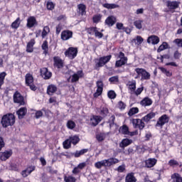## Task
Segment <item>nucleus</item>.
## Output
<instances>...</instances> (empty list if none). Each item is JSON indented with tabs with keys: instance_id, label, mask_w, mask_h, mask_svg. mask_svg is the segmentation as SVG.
<instances>
[{
	"instance_id": "nucleus-4",
	"label": "nucleus",
	"mask_w": 182,
	"mask_h": 182,
	"mask_svg": "<svg viewBox=\"0 0 182 182\" xmlns=\"http://www.w3.org/2000/svg\"><path fill=\"white\" fill-rule=\"evenodd\" d=\"M33 75L31 73H27L25 75V82H26V86H28L31 90L33 92H36L38 90V87L35 85L33 83L34 82Z\"/></svg>"
},
{
	"instance_id": "nucleus-42",
	"label": "nucleus",
	"mask_w": 182,
	"mask_h": 182,
	"mask_svg": "<svg viewBox=\"0 0 182 182\" xmlns=\"http://www.w3.org/2000/svg\"><path fill=\"white\" fill-rule=\"evenodd\" d=\"M19 25H21V18L18 17L11 23V27L13 29H18Z\"/></svg>"
},
{
	"instance_id": "nucleus-39",
	"label": "nucleus",
	"mask_w": 182,
	"mask_h": 182,
	"mask_svg": "<svg viewBox=\"0 0 182 182\" xmlns=\"http://www.w3.org/2000/svg\"><path fill=\"white\" fill-rule=\"evenodd\" d=\"M100 114L102 117H107L109 114V109L106 107L100 108Z\"/></svg>"
},
{
	"instance_id": "nucleus-46",
	"label": "nucleus",
	"mask_w": 182,
	"mask_h": 182,
	"mask_svg": "<svg viewBox=\"0 0 182 182\" xmlns=\"http://www.w3.org/2000/svg\"><path fill=\"white\" fill-rule=\"evenodd\" d=\"M5 77H6V73H0V89L2 87V85L5 83Z\"/></svg>"
},
{
	"instance_id": "nucleus-54",
	"label": "nucleus",
	"mask_w": 182,
	"mask_h": 182,
	"mask_svg": "<svg viewBox=\"0 0 182 182\" xmlns=\"http://www.w3.org/2000/svg\"><path fill=\"white\" fill-rule=\"evenodd\" d=\"M168 166L170 167H175V166H179L178 161H177L176 159H171L168 162Z\"/></svg>"
},
{
	"instance_id": "nucleus-27",
	"label": "nucleus",
	"mask_w": 182,
	"mask_h": 182,
	"mask_svg": "<svg viewBox=\"0 0 182 182\" xmlns=\"http://www.w3.org/2000/svg\"><path fill=\"white\" fill-rule=\"evenodd\" d=\"M160 42V38L157 36H150L147 38V43H151L152 45H157Z\"/></svg>"
},
{
	"instance_id": "nucleus-23",
	"label": "nucleus",
	"mask_w": 182,
	"mask_h": 182,
	"mask_svg": "<svg viewBox=\"0 0 182 182\" xmlns=\"http://www.w3.org/2000/svg\"><path fill=\"white\" fill-rule=\"evenodd\" d=\"M155 164H157V159L156 158H149L145 161V166L147 168L154 167Z\"/></svg>"
},
{
	"instance_id": "nucleus-14",
	"label": "nucleus",
	"mask_w": 182,
	"mask_h": 182,
	"mask_svg": "<svg viewBox=\"0 0 182 182\" xmlns=\"http://www.w3.org/2000/svg\"><path fill=\"white\" fill-rule=\"evenodd\" d=\"M40 73H41V77H43L44 80H49V79L52 77V72L49 71L48 68H41Z\"/></svg>"
},
{
	"instance_id": "nucleus-16",
	"label": "nucleus",
	"mask_w": 182,
	"mask_h": 182,
	"mask_svg": "<svg viewBox=\"0 0 182 182\" xmlns=\"http://www.w3.org/2000/svg\"><path fill=\"white\" fill-rule=\"evenodd\" d=\"M33 26H38V21L36 16H31L27 18L26 27L31 29Z\"/></svg>"
},
{
	"instance_id": "nucleus-59",
	"label": "nucleus",
	"mask_w": 182,
	"mask_h": 182,
	"mask_svg": "<svg viewBox=\"0 0 182 182\" xmlns=\"http://www.w3.org/2000/svg\"><path fill=\"white\" fill-rule=\"evenodd\" d=\"M117 106L118 109H120V110H124V109H126V103L123 102V101H119Z\"/></svg>"
},
{
	"instance_id": "nucleus-49",
	"label": "nucleus",
	"mask_w": 182,
	"mask_h": 182,
	"mask_svg": "<svg viewBox=\"0 0 182 182\" xmlns=\"http://www.w3.org/2000/svg\"><path fill=\"white\" fill-rule=\"evenodd\" d=\"M65 182H76V178L72 176H64Z\"/></svg>"
},
{
	"instance_id": "nucleus-26",
	"label": "nucleus",
	"mask_w": 182,
	"mask_h": 182,
	"mask_svg": "<svg viewBox=\"0 0 182 182\" xmlns=\"http://www.w3.org/2000/svg\"><path fill=\"white\" fill-rule=\"evenodd\" d=\"M36 43V41H35V38H32L26 46V51L28 53H32L33 52V46H35V44Z\"/></svg>"
},
{
	"instance_id": "nucleus-60",
	"label": "nucleus",
	"mask_w": 182,
	"mask_h": 182,
	"mask_svg": "<svg viewBox=\"0 0 182 182\" xmlns=\"http://www.w3.org/2000/svg\"><path fill=\"white\" fill-rule=\"evenodd\" d=\"M96 29H97V27H90L87 29V32L89 33V35H93V33H95L96 31Z\"/></svg>"
},
{
	"instance_id": "nucleus-64",
	"label": "nucleus",
	"mask_w": 182,
	"mask_h": 182,
	"mask_svg": "<svg viewBox=\"0 0 182 182\" xmlns=\"http://www.w3.org/2000/svg\"><path fill=\"white\" fill-rule=\"evenodd\" d=\"M35 168H36L35 166H28L26 170L28 172V174L29 175L31 174V173H32V171H35Z\"/></svg>"
},
{
	"instance_id": "nucleus-29",
	"label": "nucleus",
	"mask_w": 182,
	"mask_h": 182,
	"mask_svg": "<svg viewBox=\"0 0 182 182\" xmlns=\"http://www.w3.org/2000/svg\"><path fill=\"white\" fill-rule=\"evenodd\" d=\"M117 18L114 16H108L105 20V23L108 26H113L116 23Z\"/></svg>"
},
{
	"instance_id": "nucleus-30",
	"label": "nucleus",
	"mask_w": 182,
	"mask_h": 182,
	"mask_svg": "<svg viewBox=\"0 0 182 182\" xmlns=\"http://www.w3.org/2000/svg\"><path fill=\"white\" fill-rule=\"evenodd\" d=\"M125 182H137V178L134 176V173L131 172L127 174Z\"/></svg>"
},
{
	"instance_id": "nucleus-56",
	"label": "nucleus",
	"mask_w": 182,
	"mask_h": 182,
	"mask_svg": "<svg viewBox=\"0 0 182 182\" xmlns=\"http://www.w3.org/2000/svg\"><path fill=\"white\" fill-rule=\"evenodd\" d=\"M143 90H144V87H139L136 90H135L134 92H133V95H135V96H139L141 95Z\"/></svg>"
},
{
	"instance_id": "nucleus-33",
	"label": "nucleus",
	"mask_w": 182,
	"mask_h": 182,
	"mask_svg": "<svg viewBox=\"0 0 182 182\" xmlns=\"http://www.w3.org/2000/svg\"><path fill=\"white\" fill-rule=\"evenodd\" d=\"M89 151V149H82L80 151H76L74 154H73V156L75 157V159H77L80 157V156H83V154H86Z\"/></svg>"
},
{
	"instance_id": "nucleus-13",
	"label": "nucleus",
	"mask_w": 182,
	"mask_h": 182,
	"mask_svg": "<svg viewBox=\"0 0 182 182\" xmlns=\"http://www.w3.org/2000/svg\"><path fill=\"white\" fill-rule=\"evenodd\" d=\"M53 66L57 69H63L65 68V62L59 56H54L53 57Z\"/></svg>"
},
{
	"instance_id": "nucleus-6",
	"label": "nucleus",
	"mask_w": 182,
	"mask_h": 182,
	"mask_svg": "<svg viewBox=\"0 0 182 182\" xmlns=\"http://www.w3.org/2000/svg\"><path fill=\"white\" fill-rule=\"evenodd\" d=\"M136 73L138 76H141V80H150L151 75L150 73L147 72L144 68H136Z\"/></svg>"
},
{
	"instance_id": "nucleus-41",
	"label": "nucleus",
	"mask_w": 182,
	"mask_h": 182,
	"mask_svg": "<svg viewBox=\"0 0 182 182\" xmlns=\"http://www.w3.org/2000/svg\"><path fill=\"white\" fill-rule=\"evenodd\" d=\"M69 139H70V141L71 142V144H74V146H76V144H77V143L80 141V138H79V136L76 135L73 136H70Z\"/></svg>"
},
{
	"instance_id": "nucleus-58",
	"label": "nucleus",
	"mask_w": 182,
	"mask_h": 182,
	"mask_svg": "<svg viewBox=\"0 0 182 182\" xmlns=\"http://www.w3.org/2000/svg\"><path fill=\"white\" fill-rule=\"evenodd\" d=\"M173 43H176L178 48H182V38H176L173 40Z\"/></svg>"
},
{
	"instance_id": "nucleus-25",
	"label": "nucleus",
	"mask_w": 182,
	"mask_h": 182,
	"mask_svg": "<svg viewBox=\"0 0 182 182\" xmlns=\"http://www.w3.org/2000/svg\"><path fill=\"white\" fill-rule=\"evenodd\" d=\"M133 143V140L129 139L127 138L123 139L121 142L119 143V147L122 150H124L127 146H130Z\"/></svg>"
},
{
	"instance_id": "nucleus-2",
	"label": "nucleus",
	"mask_w": 182,
	"mask_h": 182,
	"mask_svg": "<svg viewBox=\"0 0 182 182\" xmlns=\"http://www.w3.org/2000/svg\"><path fill=\"white\" fill-rule=\"evenodd\" d=\"M119 161V159L116 158H109L96 162L95 164V167L98 169H100L102 167H112L113 164H117Z\"/></svg>"
},
{
	"instance_id": "nucleus-57",
	"label": "nucleus",
	"mask_w": 182,
	"mask_h": 182,
	"mask_svg": "<svg viewBox=\"0 0 182 182\" xmlns=\"http://www.w3.org/2000/svg\"><path fill=\"white\" fill-rule=\"evenodd\" d=\"M94 33H95V38H98L99 39H102V38H103V36H104L103 33L100 32V31L97 30V29L95 30V31Z\"/></svg>"
},
{
	"instance_id": "nucleus-22",
	"label": "nucleus",
	"mask_w": 182,
	"mask_h": 182,
	"mask_svg": "<svg viewBox=\"0 0 182 182\" xmlns=\"http://www.w3.org/2000/svg\"><path fill=\"white\" fill-rule=\"evenodd\" d=\"M26 113H28V109H26L25 107H21L18 110L16 111V114L20 120L26 116Z\"/></svg>"
},
{
	"instance_id": "nucleus-10",
	"label": "nucleus",
	"mask_w": 182,
	"mask_h": 182,
	"mask_svg": "<svg viewBox=\"0 0 182 182\" xmlns=\"http://www.w3.org/2000/svg\"><path fill=\"white\" fill-rule=\"evenodd\" d=\"M12 154H14V151H12V149L5 150L4 151H0V161H6V160H9V159L12 157Z\"/></svg>"
},
{
	"instance_id": "nucleus-45",
	"label": "nucleus",
	"mask_w": 182,
	"mask_h": 182,
	"mask_svg": "<svg viewBox=\"0 0 182 182\" xmlns=\"http://www.w3.org/2000/svg\"><path fill=\"white\" fill-rule=\"evenodd\" d=\"M66 126H67L68 129H69L70 130H73V129H75V127H76V123H75V122L70 119L67 122Z\"/></svg>"
},
{
	"instance_id": "nucleus-28",
	"label": "nucleus",
	"mask_w": 182,
	"mask_h": 182,
	"mask_svg": "<svg viewBox=\"0 0 182 182\" xmlns=\"http://www.w3.org/2000/svg\"><path fill=\"white\" fill-rule=\"evenodd\" d=\"M136 80H133L132 81H128L127 86L128 87V90L130 91V94L133 95V92L136 90Z\"/></svg>"
},
{
	"instance_id": "nucleus-43",
	"label": "nucleus",
	"mask_w": 182,
	"mask_h": 182,
	"mask_svg": "<svg viewBox=\"0 0 182 182\" xmlns=\"http://www.w3.org/2000/svg\"><path fill=\"white\" fill-rule=\"evenodd\" d=\"M111 85H117L119 83V75L112 76L109 78Z\"/></svg>"
},
{
	"instance_id": "nucleus-18",
	"label": "nucleus",
	"mask_w": 182,
	"mask_h": 182,
	"mask_svg": "<svg viewBox=\"0 0 182 182\" xmlns=\"http://www.w3.org/2000/svg\"><path fill=\"white\" fill-rule=\"evenodd\" d=\"M71 38H73V31L70 30H64L61 32L62 41H69Z\"/></svg>"
},
{
	"instance_id": "nucleus-31",
	"label": "nucleus",
	"mask_w": 182,
	"mask_h": 182,
	"mask_svg": "<svg viewBox=\"0 0 182 182\" xmlns=\"http://www.w3.org/2000/svg\"><path fill=\"white\" fill-rule=\"evenodd\" d=\"M41 48L43 50V53L46 56L49 53V44L48 41H44L43 44L41 45Z\"/></svg>"
},
{
	"instance_id": "nucleus-21",
	"label": "nucleus",
	"mask_w": 182,
	"mask_h": 182,
	"mask_svg": "<svg viewBox=\"0 0 182 182\" xmlns=\"http://www.w3.org/2000/svg\"><path fill=\"white\" fill-rule=\"evenodd\" d=\"M86 9L87 7L85 4H80L77 6V12L78 15H80L81 16L86 15Z\"/></svg>"
},
{
	"instance_id": "nucleus-36",
	"label": "nucleus",
	"mask_w": 182,
	"mask_h": 182,
	"mask_svg": "<svg viewBox=\"0 0 182 182\" xmlns=\"http://www.w3.org/2000/svg\"><path fill=\"white\" fill-rule=\"evenodd\" d=\"M102 6L107 9H116V8H119L120 6L115 4L105 3L102 4Z\"/></svg>"
},
{
	"instance_id": "nucleus-47",
	"label": "nucleus",
	"mask_w": 182,
	"mask_h": 182,
	"mask_svg": "<svg viewBox=\"0 0 182 182\" xmlns=\"http://www.w3.org/2000/svg\"><path fill=\"white\" fill-rule=\"evenodd\" d=\"M46 112V108H43L41 110L36 111L35 113L36 119H41V117L43 116V112Z\"/></svg>"
},
{
	"instance_id": "nucleus-1",
	"label": "nucleus",
	"mask_w": 182,
	"mask_h": 182,
	"mask_svg": "<svg viewBox=\"0 0 182 182\" xmlns=\"http://www.w3.org/2000/svg\"><path fill=\"white\" fill-rule=\"evenodd\" d=\"M1 124L4 129L14 126L15 124V115L12 113H8L1 117Z\"/></svg>"
},
{
	"instance_id": "nucleus-37",
	"label": "nucleus",
	"mask_w": 182,
	"mask_h": 182,
	"mask_svg": "<svg viewBox=\"0 0 182 182\" xmlns=\"http://www.w3.org/2000/svg\"><path fill=\"white\" fill-rule=\"evenodd\" d=\"M168 43L167 42H163L162 44L158 48L156 52L160 53V52H163V50L166 49H168Z\"/></svg>"
},
{
	"instance_id": "nucleus-61",
	"label": "nucleus",
	"mask_w": 182,
	"mask_h": 182,
	"mask_svg": "<svg viewBox=\"0 0 182 182\" xmlns=\"http://www.w3.org/2000/svg\"><path fill=\"white\" fill-rule=\"evenodd\" d=\"M133 153H134V150L132 147L128 148L127 150L124 151V154L126 156H130V154H133Z\"/></svg>"
},
{
	"instance_id": "nucleus-3",
	"label": "nucleus",
	"mask_w": 182,
	"mask_h": 182,
	"mask_svg": "<svg viewBox=\"0 0 182 182\" xmlns=\"http://www.w3.org/2000/svg\"><path fill=\"white\" fill-rule=\"evenodd\" d=\"M117 60L115 62V68H122V66H124V65L127 64L129 58L124 53L120 51L118 54H117Z\"/></svg>"
},
{
	"instance_id": "nucleus-24",
	"label": "nucleus",
	"mask_w": 182,
	"mask_h": 182,
	"mask_svg": "<svg viewBox=\"0 0 182 182\" xmlns=\"http://www.w3.org/2000/svg\"><path fill=\"white\" fill-rule=\"evenodd\" d=\"M140 105L143 107H147L153 105V100L149 97H145L142 100L140 101Z\"/></svg>"
},
{
	"instance_id": "nucleus-20",
	"label": "nucleus",
	"mask_w": 182,
	"mask_h": 182,
	"mask_svg": "<svg viewBox=\"0 0 182 182\" xmlns=\"http://www.w3.org/2000/svg\"><path fill=\"white\" fill-rule=\"evenodd\" d=\"M90 120L91 122V126L96 127V126H97V124H99V123L103 120V117L99 115H92Z\"/></svg>"
},
{
	"instance_id": "nucleus-44",
	"label": "nucleus",
	"mask_w": 182,
	"mask_h": 182,
	"mask_svg": "<svg viewBox=\"0 0 182 182\" xmlns=\"http://www.w3.org/2000/svg\"><path fill=\"white\" fill-rule=\"evenodd\" d=\"M100 21H102V14H98L92 16L93 23H99Z\"/></svg>"
},
{
	"instance_id": "nucleus-51",
	"label": "nucleus",
	"mask_w": 182,
	"mask_h": 182,
	"mask_svg": "<svg viewBox=\"0 0 182 182\" xmlns=\"http://www.w3.org/2000/svg\"><path fill=\"white\" fill-rule=\"evenodd\" d=\"M63 148L65 149H70L72 147V143L70 142V139H66L63 143Z\"/></svg>"
},
{
	"instance_id": "nucleus-48",
	"label": "nucleus",
	"mask_w": 182,
	"mask_h": 182,
	"mask_svg": "<svg viewBox=\"0 0 182 182\" xmlns=\"http://www.w3.org/2000/svg\"><path fill=\"white\" fill-rule=\"evenodd\" d=\"M144 41V39H143L141 36H137L136 38L132 40V42H134V43H136L137 45H141Z\"/></svg>"
},
{
	"instance_id": "nucleus-9",
	"label": "nucleus",
	"mask_w": 182,
	"mask_h": 182,
	"mask_svg": "<svg viewBox=\"0 0 182 182\" xmlns=\"http://www.w3.org/2000/svg\"><path fill=\"white\" fill-rule=\"evenodd\" d=\"M65 56L70 59H75L77 56V48L70 47L64 53Z\"/></svg>"
},
{
	"instance_id": "nucleus-38",
	"label": "nucleus",
	"mask_w": 182,
	"mask_h": 182,
	"mask_svg": "<svg viewBox=\"0 0 182 182\" xmlns=\"http://www.w3.org/2000/svg\"><path fill=\"white\" fill-rule=\"evenodd\" d=\"M159 69L164 75H166L167 77H171L173 76V73L167 70L164 67H159Z\"/></svg>"
},
{
	"instance_id": "nucleus-8",
	"label": "nucleus",
	"mask_w": 182,
	"mask_h": 182,
	"mask_svg": "<svg viewBox=\"0 0 182 182\" xmlns=\"http://www.w3.org/2000/svg\"><path fill=\"white\" fill-rule=\"evenodd\" d=\"M169 121L170 117H168V115L164 114L158 119L155 127H161V129H163V126L168 123Z\"/></svg>"
},
{
	"instance_id": "nucleus-50",
	"label": "nucleus",
	"mask_w": 182,
	"mask_h": 182,
	"mask_svg": "<svg viewBox=\"0 0 182 182\" xmlns=\"http://www.w3.org/2000/svg\"><path fill=\"white\" fill-rule=\"evenodd\" d=\"M139 113V108L132 107L129 109L128 114L129 116H134V114H137Z\"/></svg>"
},
{
	"instance_id": "nucleus-11",
	"label": "nucleus",
	"mask_w": 182,
	"mask_h": 182,
	"mask_svg": "<svg viewBox=\"0 0 182 182\" xmlns=\"http://www.w3.org/2000/svg\"><path fill=\"white\" fill-rule=\"evenodd\" d=\"M132 124H133L134 129H139V130H143V129L146 127V124H144L143 118H141V119H133Z\"/></svg>"
},
{
	"instance_id": "nucleus-35",
	"label": "nucleus",
	"mask_w": 182,
	"mask_h": 182,
	"mask_svg": "<svg viewBox=\"0 0 182 182\" xmlns=\"http://www.w3.org/2000/svg\"><path fill=\"white\" fill-rule=\"evenodd\" d=\"M119 134L124 135L129 134V127L126 124L121 126L119 129Z\"/></svg>"
},
{
	"instance_id": "nucleus-7",
	"label": "nucleus",
	"mask_w": 182,
	"mask_h": 182,
	"mask_svg": "<svg viewBox=\"0 0 182 182\" xmlns=\"http://www.w3.org/2000/svg\"><path fill=\"white\" fill-rule=\"evenodd\" d=\"M13 100L14 103H17L19 106H25V98L18 91H16L14 92L13 95Z\"/></svg>"
},
{
	"instance_id": "nucleus-12",
	"label": "nucleus",
	"mask_w": 182,
	"mask_h": 182,
	"mask_svg": "<svg viewBox=\"0 0 182 182\" xmlns=\"http://www.w3.org/2000/svg\"><path fill=\"white\" fill-rule=\"evenodd\" d=\"M96 85H97V90L93 94V97L95 98H97L99 97V96H102V93H103V87L105 85L103 84V81L102 80L97 81Z\"/></svg>"
},
{
	"instance_id": "nucleus-40",
	"label": "nucleus",
	"mask_w": 182,
	"mask_h": 182,
	"mask_svg": "<svg viewBox=\"0 0 182 182\" xmlns=\"http://www.w3.org/2000/svg\"><path fill=\"white\" fill-rule=\"evenodd\" d=\"M50 32V28L48 26H44L43 31L41 33V36H42L43 39L46 38V36H48V35H49Z\"/></svg>"
},
{
	"instance_id": "nucleus-55",
	"label": "nucleus",
	"mask_w": 182,
	"mask_h": 182,
	"mask_svg": "<svg viewBox=\"0 0 182 182\" xmlns=\"http://www.w3.org/2000/svg\"><path fill=\"white\" fill-rule=\"evenodd\" d=\"M116 92L114 90H109L107 92V97H109V99L113 100V99H116Z\"/></svg>"
},
{
	"instance_id": "nucleus-19",
	"label": "nucleus",
	"mask_w": 182,
	"mask_h": 182,
	"mask_svg": "<svg viewBox=\"0 0 182 182\" xmlns=\"http://www.w3.org/2000/svg\"><path fill=\"white\" fill-rule=\"evenodd\" d=\"M56 92H58V86H56V85L50 84L47 87L46 94L48 96H53V95H55V93H56Z\"/></svg>"
},
{
	"instance_id": "nucleus-62",
	"label": "nucleus",
	"mask_w": 182,
	"mask_h": 182,
	"mask_svg": "<svg viewBox=\"0 0 182 182\" xmlns=\"http://www.w3.org/2000/svg\"><path fill=\"white\" fill-rule=\"evenodd\" d=\"M96 139L100 143L105 140V135L103 134H98L96 135Z\"/></svg>"
},
{
	"instance_id": "nucleus-63",
	"label": "nucleus",
	"mask_w": 182,
	"mask_h": 182,
	"mask_svg": "<svg viewBox=\"0 0 182 182\" xmlns=\"http://www.w3.org/2000/svg\"><path fill=\"white\" fill-rule=\"evenodd\" d=\"M115 120H116V116L112 115L109 119V126H114Z\"/></svg>"
},
{
	"instance_id": "nucleus-52",
	"label": "nucleus",
	"mask_w": 182,
	"mask_h": 182,
	"mask_svg": "<svg viewBox=\"0 0 182 182\" xmlns=\"http://www.w3.org/2000/svg\"><path fill=\"white\" fill-rule=\"evenodd\" d=\"M141 23H143V21L141 20H136L134 22V25L136 29H141V28H143V25Z\"/></svg>"
},
{
	"instance_id": "nucleus-17",
	"label": "nucleus",
	"mask_w": 182,
	"mask_h": 182,
	"mask_svg": "<svg viewBox=\"0 0 182 182\" xmlns=\"http://www.w3.org/2000/svg\"><path fill=\"white\" fill-rule=\"evenodd\" d=\"M82 77H85V73H83V70H78L77 71V73H75L72 75L71 83L79 82V79H82Z\"/></svg>"
},
{
	"instance_id": "nucleus-5",
	"label": "nucleus",
	"mask_w": 182,
	"mask_h": 182,
	"mask_svg": "<svg viewBox=\"0 0 182 182\" xmlns=\"http://www.w3.org/2000/svg\"><path fill=\"white\" fill-rule=\"evenodd\" d=\"M112 59V55H105L97 59L98 60L97 63H95V69H99V68H103L105 65L109 63L110 60Z\"/></svg>"
},
{
	"instance_id": "nucleus-53",
	"label": "nucleus",
	"mask_w": 182,
	"mask_h": 182,
	"mask_svg": "<svg viewBox=\"0 0 182 182\" xmlns=\"http://www.w3.org/2000/svg\"><path fill=\"white\" fill-rule=\"evenodd\" d=\"M46 6L48 11H53V9H55V4L52 1H48Z\"/></svg>"
},
{
	"instance_id": "nucleus-32",
	"label": "nucleus",
	"mask_w": 182,
	"mask_h": 182,
	"mask_svg": "<svg viewBox=\"0 0 182 182\" xmlns=\"http://www.w3.org/2000/svg\"><path fill=\"white\" fill-rule=\"evenodd\" d=\"M154 117H156V113L151 112L145 115L144 117H142V120H144V122H145L146 123H149V121L151 119H154Z\"/></svg>"
},
{
	"instance_id": "nucleus-15",
	"label": "nucleus",
	"mask_w": 182,
	"mask_h": 182,
	"mask_svg": "<svg viewBox=\"0 0 182 182\" xmlns=\"http://www.w3.org/2000/svg\"><path fill=\"white\" fill-rule=\"evenodd\" d=\"M166 6L169 9V11H175V9L180 8V1H167Z\"/></svg>"
},
{
	"instance_id": "nucleus-34",
	"label": "nucleus",
	"mask_w": 182,
	"mask_h": 182,
	"mask_svg": "<svg viewBox=\"0 0 182 182\" xmlns=\"http://www.w3.org/2000/svg\"><path fill=\"white\" fill-rule=\"evenodd\" d=\"M172 182H182L181 175L178 173H174L171 176Z\"/></svg>"
}]
</instances>
